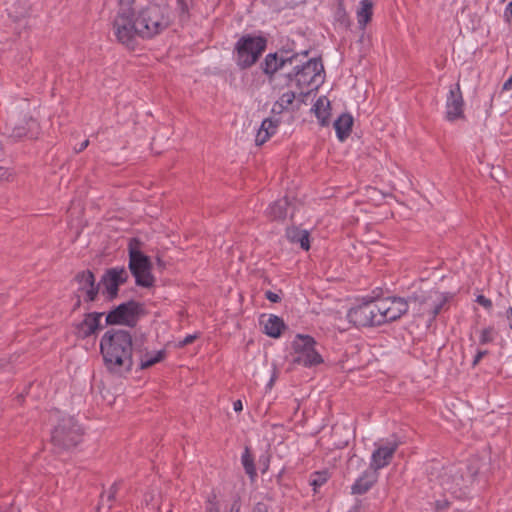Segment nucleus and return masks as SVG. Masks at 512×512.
<instances>
[{"instance_id": "obj_1", "label": "nucleus", "mask_w": 512, "mask_h": 512, "mask_svg": "<svg viewBox=\"0 0 512 512\" xmlns=\"http://www.w3.org/2000/svg\"><path fill=\"white\" fill-rule=\"evenodd\" d=\"M136 340L124 329H110L100 340V352L107 370L117 375H123L132 370Z\"/></svg>"}, {"instance_id": "obj_2", "label": "nucleus", "mask_w": 512, "mask_h": 512, "mask_svg": "<svg viewBox=\"0 0 512 512\" xmlns=\"http://www.w3.org/2000/svg\"><path fill=\"white\" fill-rule=\"evenodd\" d=\"M134 4L135 0H118L117 13L112 22L116 40L127 47H134L136 37H140Z\"/></svg>"}, {"instance_id": "obj_3", "label": "nucleus", "mask_w": 512, "mask_h": 512, "mask_svg": "<svg viewBox=\"0 0 512 512\" xmlns=\"http://www.w3.org/2000/svg\"><path fill=\"white\" fill-rule=\"evenodd\" d=\"M450 295L438 290H419L409 296L410 309L415 316L427 318L431 324L447 305Z\"/></svg>"}, {"instance_id": "obj_4", "label": "nucleus", "mask_w": 512, "mask_h": 512, "mask_svg": "<svg viewBox=\"0 0 512 512\" xmlns=\"http://www.w3.org/2000/svg\"><path fill=\"white\" fill-rule=\"evenodd\" d=\"M141 241L132 238L128 245V268L139 287L151 288L154 286L155 277L152 274V262L149 256L141 251Z\"/></svg>"}, {"instance_id": "obj_5", "label": "nucleus", "mask_w": 512, "mask_h": 512, "mask_svg": "<svg viewBox=\"0 0 512 512\" xmlns=\"http://www.w3.org/2000/svg\"><path fill=\"white\" fill-rule=\"evenodd\" d=\"M324 66L322 59L312 58L301 64H294L291 72L285 74L286 84L295 82L297 87H314L317 89L324 81Z\"/></svg>"}, {"instance_id": "obj_6", "label": "nucleus", "mask_w": 512, "mask_h": 512, "mask_svg": "<svg viewBox=\"0 0 512 512\" xmlns=\"http://www.w3.org/2000/svg\"><path fill=\"white\" fill-rule=\"evenodd\" d=\"M136 20L138 28H140V37L150 39L163 30L169 24V18L165 15V9L157 4H150L136 11Z\"/></svg>"}, {"instance_id": "obj_7", "label": "nucleus", "mask_w": 512, "mask_h": 512, "mask_svg": "<svg viewBox=\"0 0 512 512\" xmlns=\"http://www.w3.org/2000/svg\"><path fill=\"white\" fill-rule=\"evenodd\" d=\"M267 47V40L263 36L246 34L241 36L235 44L236 63L242 70L253 66Z\"/></svg>"}, {"instance_id": "obj_8", "label": "nucleus", "mask_w": 512, "mask_h": 512, "mask_svg": "<svg viewBox=\"0 0 512 512\" xmlns=\"http://www.w3.org/2000/svg\"><path fill=\"white\" fill-rule=\"evenodd\" d=\"M83 431L71 417H62L51 432V442L59 451L76 447L82 439Z\"/></svg>"}, {"instance_id": "obj_9", "label": "nucleus", "mask_w": 512, "mask_h": 512, "mask_svg": "<svg viewBox=\"0 0 512 512\" xmlns=\"http://www.w3.org/2000/svg\"><path fill=\"white\" fill-rule=\"evenodd\" d=\"M347 319L356 327H368L382 325V316L378 301L370 299L352 307L347 313Z\"/></svg>"}, {"instance_id": "obj_10", "label": "nucleus", "mask_w": 512, "mask_h": 512, "mask_svg": "<svg viewBox=\"0 0 512 512\" xmlns=\"http://www.w3.org/2000/svg\"><path fill=\"white\" fill-rule=\"evenodd\" d=\"M315 340L309 335L298 334L292 345L295 351L293 363L311 367L323 362L321 355L315 349Z\"/></svg>"}, {"instance_id": "obj_11", "label": "nucleus", "mask_w": 512, "mask_h": 512, "mask_svg": "<svg viewBox=\"0 0 512 512\" xmlns=\"http://www.w3.org/2000/svg\"><path fill=\"white\" fill-rule=\"evenodd\" d=\"M142 305L130 300L116 306L106 315V325H126L134 327L138 321Z\"/></svg>"}, {"instance_id": "obj_12", "label": "nucleus", "mask_w": 512, "mask_h": 512, "mask_svg": "<svg viewBox=\"0 0 512 512\" xmlns=\"http://www.w3.org/2000/svg\"><path fill=\"white\" fill-rule=\"evenodd\" d=\"M128 279L129 273L125 267H112L105 270L98 284L102 287V294L110 302L118 297L119 287Z\"/></svg>"}, {"instance_id": "obj_13", "label": "nucleus", "mask_w": 512, "mask_h": 512, "mask_svg": "<svg viewBox=\"0 0 512 512\" xmlns=\"http://www.w3.org/2000/svg\"><path fill=\"white\" fill-rule=\"evenodd\" d=\"M377 301L381 316L384 318L382 319V324L396 321L410 308L409 297L407 299L401 297H388Z\"/></svg>"}, {"instance_id": "obj_14", "label": "nucleus", "mask_w": 512, "mask_h": 512, "mask_svg": "<svg viewBox=\"0 0 512 512\" xmlns=\"http://www.w3.org/2000/svg\"><path fill=\"white\" fill-rule=\"evenodd\" d=\"M309 50L301 51V53H292L291 55L279 56V53H269L265 56L261 63L262 71L272 80L273 76L282 70L287 64L294 65L300 55L307 57Z\"/></svg>"}, {"instance_id": "obj_15", "label": "nucleus", "mask_w": 512, "mask_h": 512, "mask_svg": "<svg viewBox=\"0 0 512 512\" xmlns=\"http://www.w3.org/2000/svg\"><path fill=\"white\" fill-rule=\"evenodd\" d=\"M401 442L394 437L385 443L375 444L376 449L371 455L370 468L378 473V470L388 466Z\"/></svg>"}, {"instance_id": "obj_16", "label": "nucleus", "mask_w": 512, "mask_h": 512, "mask_svg": "<svg viewBox=\"0 0 512 512\" xmlns=\"http://www.w3.org/2000/svg\"><path fill=\"white\" fill-rule=\"evenodd\" d=\"M134 361L138 363L140 370H145L161 361L166 357L165 350L150 351L144 346V342L136 340V348L134 351Z\"/></svg>"}, {"instance_id": "obj_17", "label": "nucleus", "mask_w": 512, "mask_h": 512, "mask_svg": "<svg viewBox=\"0 0 512 512\" xmlns=\"http://www.w3.org/2000/svg\"><path fill=\"white\" fill-rule=\"evenodd\" d=\"M463 96L459 83L451 86L446 98V119L448 121H455L464 117L463 112Z\"/></svg>"}, {"instance_id": "obj_18", "label": "nucleus", "mask_w": 512, "mask_h": 512, "mask_svg": "<svg viewBox=\"0 0 512 512\" xmlns=\"http://www.w3.org/2000/svg\"><path fill=\"white\" fill-rule=\"evenodd\" d=\"M103 312H89L84 315V319L74 325V333L79 339H86L102 329L100 320Z\"/></svg>"}, {"instance_id": "obj_19", "label": "nucleus", "mask_w": 512, "mask_h": 512, "mask_svg": "<svg viewBox=\"0 0 512 512\" xmlns=\"http://www.w3.org/2000/svg\"><path fill=\"white\" fill-rule=\"evenodd\" d=\"M449 476L455 483V487H459L458 497H461L464 494L463 490L473 482L474 473L468 468V466L451 467L449 468Z\"/></svg>"}, {"instance_id": "obj_20", "label": "nucleus", "mask_w": 512, "mask_h": 512, "mask_svg": "<svg viewBox=\"0 0 512 512\" xmlns=\"http://www.w3.org/2000/svg\"><path fill=\"white\" fill-rule=\"evenodd\" d=\"M377 479L378 473L369 467L352 485V494L362 495L366 493L376 483Z\"/></svg>"}, {"instance_id": "obj_21", "label": "nucleus", "mask_w": 512, "mask_h": 512, "mask_svg": "<svg viewBox=\"0 0 512 512\" xmlns=\"http://www.w3.org/2000/svg\"><path fill=\"white\" fill-rule=\"evenodd\" d=\"M280 121L278 119L266 118L262 121L261 126L256 134V145L264 144L272 135L276 133Z\"/></svg>"}, {"instance_id": "obj_22", "label": "nucleus", "mask_w": 512, "mask_h": 512, "mask_svg": "<svg viewBox=\"0 0 512 512\" xmlns=\"http://www.w3.org/2000/svg\"><path fill=\"white\" fill-rule=\"evenodd\" d=\"M373 1L361 0L357 9V22L360 30L364 31L373 16Z\"/></svg>"}, {"instance_id": "obj_23", "label": "nucleus", "mask_w": 512, "mask_h": 512, "mask_svg": "<svg viewBox=\"0 0 512 512\" xmlns=\"http://www.w3.org/2000/svg\"><path fill=\"white\" fill-rule=\"evenodd\" d=\"M312 110L314 111L321 126H328L330 121V102L325 96L319 97Z\"/></svg>"}, {"instance_id": "obj_24", "label": "nucleus", "mask_w": 512, "mask_h": 512, "mask_svg": "<svg viewBox=\"0 0 512 512\" xmlns=\"http://www.w3.org/2000/svg\"><path fill=\"white\" fill-rule=\"evenodd\" d=\"M309 232L297 227L287 228L286 237L291 243L299 244L300 247L308 251L310 249Z\"/></svg>"}, {"instance_id": "obj_25", "label": "nucleus", "mask_w": 512, "mask_h": 512, "mask_svg": "<svg viewBox=\"0 0 512 512\" xmlns=\"http://www.w3.org/2000/svg\"><path fill=\"white\" fill-rule=\"evenodd\" d=\"M353 117L349 113L341 114L334 122L337 137L343 141L346 139L352 130Z\"/></svg>"}, {"instance_id": "obj_26", "label": "nucleus", "mask_w": 512, "mask_h": 512, "mask_svg": "<svg viewBox=\"0 0 512 512\" xmlns=\"http://www.w3.org/2000/svg\"><path fill=\"white\" fill-rule=\"evenodd\" d=\"M75 282L78 284L77 293H84L85 291L94 288L98 285L95 280V275L90 270L78 272L74 277Z\"/></svg>"}, {"instance_id": "obj_27", "label": "nucleus", "mask_w": 512, "mask_h": 512, "mask_svg": "<svg viewBox=\"0 0 512 512\" xmlns=\"http://www.w3.org/2000/svg\"><path fill=\"white\" fill-rule=\"evenodd\" d=\"M261 323H264V333L272 338L279 337L285 328L284 321L276 315H269L267 320H262Z\"/></svg>"}, {"instance_id": "obj_28", "label": "nucleus", "mask_w": 512, "mask_h": 512, "mask_svg": "<svg viewBox=\"0 0 512 512\" xmlns=\"http://www.w3.org/2000/svg\"><path fill=\"white\" fill-rule=\"evenodd\" d=\"M121 484V481L114 482L107 491L101 493L100 500L96 508L97 512H101L104 508V501H107V511L112 508Z\"/></svg>"}, {"instance_id": "obj_29", "label": "nucleus", "mask_w": 512, "mask_h": 512, "mask_svg": "<svg viewBox=\"0 0 512 512\" xmlns=\"http://www.w3.org/2000/svg\"><path fill=\"white\" fill-rule=\"evenodd\" d=\"M289 207V201L286 197L272 203L268 208V215L275 220L285 219Z\"/></svg>"}, {"instance_id": "obj_30", "label": "nucleus", "mask_w": 512, "mask_h": 512, "mask_svg": "<svg viewBox=\"0 0 512 512\" xmlns=\"http://www.w3.org/2000/svg\"><path fill=\"white\" fill-rule=\"evenodd\" d=\"M24 122L25 125H17L12 121L7 124L8 130H10V135L12 137L20 139L22 137L28 136L29 130L36 126V121L32 118L26 119Z\"/></svg>"}, {"instance_id": "obj_31", "label": "nucleus", "mask_w": 512, "mask_h": 512, "mask_svg": "<svg viewBox=\"0 0 512 512\" xmlns=\"http://www.w3.org/2000/svg\"><path fill=\"white\" fill-rule=\"evenodd\" d=\"M241 462L245 472L249 475V477L254 478L257 475V473L254 465V458L248 447H245V450L241 457Z\"/></svg>"}, {"instance_id": "obj_32", "label": "nucleus", "mask_w": 512, "mask_h": 512, "mask_svg": "<svg viewBox=\"0 0 512 512\" xmlns=\"http://www.w3.org/2000/svg\"><path fill=\"white\" fill-rule=\"evenodd\" d=\"M440 484L445 491L451 493L455 497H458L459 487H455V483L451 480V477L449 476V469L441 474Z\"/></svg>"}, {"instance_id": "obj_33", "label": "nucleus", "mask_w": 512, "mask_h": 512, "mask_svg": "<svg viewBox=\"0 0 512 512\" xmlns=\"http://www.w3.org/2000/svg\"><path fill=\"white\" fill-rule=\"evenodd\" d=\"M192 5V0H177L179 10V17L181 21H187L189 18V10Z\"/></svg>"}, {"instance_id": "obj_34", "label": "nucleus", "mask_w": 512, "mask_h": 512, "mask_svg": "<svg viewBox=\"0 0 512 512\" xmlns=\"http://www.w3.org/2000/svg\"><path fill=\"white\" fill-rule=\"evenodd\" d=\"M328 480L327 471L315 472L310 479V485L316 490L317 487H321Z\"/></svg>"}, {"instance_id": "obj_35", "label": "nucleus", "mask_w": 512, "mask_h": 512, "mask_svg": "<svg viewBox=\"0 0 512 512\" xmlns=\"http://www.w3.org/2000/svg\"><path fill=\"white\" fill-rule=\"evenodd\" d=\"M204 512H220V505L215 493H211L205 501Z\"/></svg>"}, {"instance_id": "obj_36", "label": "nucleus", "mask_w": 512, "mask_h": 512, "mask_svg": "<svg viewBox=\"0 0 512 512\" xmlns=\"http://www.w3.org/2000/svg\"><path fill=\"white\" fill-rule=\"evenodd\" d=\"M100 288V284H98L94 288L89 289L84 293L80 294L81 297L83 298V301L87 304L96 301L99 296Z\"/></svg>"}, {"instance_id": "obj_37", "label": "nucleus", "mask_w": 512, "mask_h": 512, "mask_svg": "<svg viewBox=\"0 0 512 512\" xmlns=\"http://www.w3.org/2000/svg\"><path fill=\"white\" fill-rule=\"evenodd\" d=\"M295 98H296L295 92H293V91L285 92L278 99L279 105H282L285 108H288L294 102Z\"/></svg>"}, {"instance_id": "obj_38", "label": "nucleus", "mask_w": 512, "mask_h": 512, "mask_svg": "<svg viewBox=\"0 0 512 512\" xmlns=\"http://www.w3.org/2000/svg\"><path fill=\"white\" fill-rule=\"evenodd\" d=\"M493 333H494L493 327L489 326V327L484 328L481 331L480 344L485 345V344L492 342L494 340Z\"/></svg>"}, {"instance_id": "obj_39", "label": "nucleus", "mask_w": 512, "mask_h": 512, "mask_svg": "<svg viewBox=\"0 0 512 512\" xmlns=\"http://www.w3.org/2000/svg\"><path fill=\"white\" fill-rule=\"evenodd\" d=\"M498 316L507 321L508 327H509L510 331L512 332V306H509L505 310V312L499 313Z\"/></svg>"}, {"instance_id": "obj_40", "label": "nucleus", "mask_w": 512, "mask_h": 512, "mask_svg": "<svg viewBox=\"0 0 512 512\" xmlns=\"http://www.w3.org/2000/svg\"><path fill=\"white\" fill-rule=\"evenodd\" d=\"M476 302L483 306L485 309L490 310L492 308V301L484 295H478Z\"/></svg>"}, {"instance_id": "obj_41", "label": "nucleus", "mask_w": 512, "mask_h": 512, "mask_svg": "<svg viewBox=\"0 0 512 512\" xmlns=\"http://www.w3.org/2000/svg\"><path fill=\"white\" fill-rule=\"evenodd\" d=\"M450 503L448 500H437L435 502V509L437 512H443L449 507Z\"/></svg>"}, {"instance_id": "obj_42", "label": "nucleus", "mask_w": 512, "mask_h": 512, "mask_svg": "<svg viewBox=\"0 0 512 512\" xmlns=\"http://www.w3.org/2000/svg\"><path fill=\"white\" fill-rule=\"evenodd\" d=\"M265 297L273 303H278L281 301V297L277 293H274L272 291H266Z\"/></svg>"}, {"instance_id": "obj_43", "label": "nucleus", "mask_w": 512, "mask_h": 512, "mask_svg": "<svg viewBox=\"0 0 512 512\" xmlns=\"http://www.w3.org/2000/svg\"><path fill=\"white\" fill-rule=\"evenodd\" d=\"M488 354L487 350H479L475 355L472 365L475 367L481 361V359Z\"/></svg>"}, {"instance_id": "obj_44", "label": "nucleus", "mask_w": 512, "mask_h": 512, "mask_svg": "<svg viewBox=\"0 0 512 512\" xmlns=\"http://www.w3.org/2000/svg\"><path fill=\"white\" fill-rule=\"evenodd\" d=\"M276 53H279V56H283V55H291L292 53H297L294 48L292 47H288V46H284L282 48H280Z\"/></svg>"}, {"instance_id": "obj_45", "label": "nucleus", "mask_w": 512, "mask_h": 512, "mask_svg": "<svg viewBox=\"0 0 512 512\" xmlns=\"http://www.w3.org/2000/svg\"><path fill=\"white\" fill-rule=\"evenodd\" d=\"M504 17L507 22H512V1L506 6L504 11Z\"/></svg>"}, {"instance_id": "obj_46", "label": "nucleus", "mask_w": 512, "mask_h": 512, "mask_svg": "<svg viewBox=\"0 0 512 512\" xmlns=\"http://www.w3.org/2000/svg\"><path fill=\"white\" fill-rule=\"evenodd\" d=\"M241 509V501L239 497H236L231 504L230 512H240Z\"/></svg>"}, {"instance_id": "obj_47", "label": "nucleus", "mask_w": 512, "mask_h": 512, "mask_svg": "<svg viewBox=\"0 0 512 512\" xmlns=\"http://www.w3.org/2000/svg\"><path fill=\"white\" fill-rule=\"evenodd\" d=\"M287 108H285L284 106L282 105H279V101L277 100L274 104H273V107H272V113L274 114H281L283 113Z\"/></svg>"}, {"instance_id": "obj_48", "label": "nucleus", "mask_w": 512, "mask_h": 512, "mask_svg": "<svg viewBox=\"0 0 512 512\" xmlns=\"http://www.w3.org/2000/svg\"><path fill=\"white\" fill-rule=\"evenodd\" d=\"M196 339V335H187L181 342V346H186L191 344Z\"/></svg>"}, {"instance_id": "obj_49", "label": "nucleus", "mask_w": 512, "mask_h": 512, "mask_svg": "<svg viewBox=\"0 0 512 512\" xmlns=\"http://www.w3.org/2000/svg\"><path fill=\"white\" fill-rule=\"evenodd\" d=\"M253 512H268V508L264 503H257L253 508Z\"/></svg>"}, {"instance_id": "obj_50", "label": "nucleus", "mask_w": 512, "mask_h": 512, "mask_svg": "<svg viewBox=\"0 0 512 512\" xmlns=\"http://www.w3.org/2000/svg\"><path fill=\"white\" fill-rule=\"evenodd\" d=\"M75 297H76V301H75V303L73 305L72 311H76L81 306V298H82L81 295L76 293Z\"/></svg>"}, {"instance_id": "obj_51", "label": "nucleus", "mask_w": 512, "mask_h": 512, "mask_svg": "<svg viewBox=\"0 0 512 512\" xmlns=\"http://www.w3.org/2000/svg\"><path fill=\"white\" fill-rule=\"evenodd\" d=\"M502 89L505 90V91H508V90H511L512 89V75L510 76L509 79H507L503 86H502Z\"/></svg>"}, {"instance_id": "obj_52", "label": "nucleus", "mask_w": 512, "mask_h": 512, "mask_svg": "<svg viewBox=\"0 0 512 512\" xmlns=\"http://www.w3.org/2000/svg\"><path fill=\"white\" fill-rule=\"evenodd\" d=\"M89 145V140H85L83 141L78 148H75V151L76 153H80L82 152L84 149L87 148V146Z\"/></svg>"}, {"instance_id": "obj_53", "label": "nucleus", "mask_w": 512, "mask_h": 512, "mask_svg": "<svg viewBox=\"0 0 512 512\" xmlns=\"http://www.w3.org/2000/svg\"><path fill=\"white\" fill-rule=\"evenodd\" d=\"M233 408H234V410H235L236 412H240V411H242V409H243V405H242L241 400H237V401H235V402L233 403Z\"/></svg>"}, {"instance_id": "obj_54", "label": "nucleus", "mask_w": 512, "mask_h": 512, "mask_svg": "<svg viewBox=\"0 0 512 512\" xmlns=\"http://www.w3.org/2000/svg\"><path fill=\"white\" fill-rule=\"evenodd\" d=\"M156 262H157V265L159 268H161V269L165 268V263L160 257H157Z\"/></svg>"}, {"instance_id": "obj_55", "label": "nucleus", "mask_w": 512, "mask_h": 512, "mask_svg": "<svg viewBox=\"0 0 512 512\" xmlns=\"http://www.w3.org/2000/svg\"><path fill=\"white\" fill-rule=\"evenodd\" d=\"M275 379H276V376H275V375H273V376L271 377V379H270V381H269L268 385H267L269 388H271V387L273 386Z\"/></svg>"}, {"instance_id": "obj_56", "label": "nucleus", "mask_w": 512, "mask_h": 512, "mask_svg": "<svg viewBox=\"0 0 512 512\" xmlns=\"http://www.w3.org/2000/svg\"><path fill=\"white\" fill-rule=\"evenodd\" d=\"M103 510H104L105 512H109V511H107V501H104V508L102 509V511H103Z\"/></svg>"}, {"instance_id": "obj_57", "label": "nucleus", "mask_w": 512, "mask_h": 512, "mask_svg": "<svg viewBox=\"0 0 512 512\" xmlns=\"http://www.w3.org/2000/svg\"><path fill=\"white\" fill-rule=\"evenodd\" d=\"M3 175V171H2V168H0V177H2Z\"/></svg>"}]
</instances>
